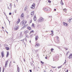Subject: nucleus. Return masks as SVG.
<instances>
[{"mask_svg":"<svg viewBox=\"0 0 72 72\" xmlns=\"http://www.w3.org/2000/svg\"><path fill=\"white\" fill-rule=\"evenodd\" d=\"M27 23V21H22V22L21 23V25H22L23 26H24Z\"/></svg>","mask_w":72,"mask_h":72,"instance_id":"f257e3e1","label":"nucleus"},{"mask_svg":"<svg viewBox=\"0 0 72 72\" xmlns=\"http://www.w3.org/2000/svg\"><path fill=\"white\" fill-rule=\"evenodd\" d=\"M44 21V19L42 17L40 18L38 20V21L39 22H43Z\"/></svg>","mask_w":72,"mask_h":72,"instance_id":"f03ea898","label":"nucleus"},{"mask_svg":"<svg viewBox=\"0 0 72 72\" xmlns=\"http://www.w3.org/2000/svg\"><path fill=\"white\" fill-rule=\"evenodd\" d=\"M19 26H15V28H14V30H15V31H17V30H18L19 29Z\"/></svg>","mask_w":72,"mask_h":72,"instance_id":"7ed1b4c3","label":"nucleus"},{"mask_svg":"<svg viewBox=\"0 0 72 72\" xmlns=\"http://www.w3.org/2000/svg\"><path fill=\"white\" fill-rule=\"evenodd\" d=\"M44 10L45 11H46L47 12L48 11H50V8H48V9H47L46 8H43Z\"/></svg>","mask_w":72,"mask_h":72,"instance_id":"20e7f679","label":"nucleus"},{"mask_svg":"<svg viewBox=\"0 0 72 72\" xmlns=\"http://www.w3.org/2000/svg\"><path fill=\"white\" fill-rule=\"evenodd\" d=\"M39 46L40 44H39V43H37L35 45V47H36V48H38V47Z\"/></svg>","mask_w":72,"mask_h":72,"instance_id":"39448f33","label":"nucleus"},{"mask_svg":"<svg viewBox=\"0 0 72 72\" xmlns=\"http://www.w3.org/2000/svg\"><path fill=\"white\" fill-rule=\"evenodd\" d=\"M35 4L33 3L31 8H32V9H34V8H35Z\"/></svg>","mask_w":72,"mask_h":72,"instance_id":"423d86ee","label":"nucleus"},{"mask_svg":"<svg viewBox=\"0 0 72 72\" xmlns=\"http://www.w3.org/2000/svg\"><path fill=\"white\" fill-rule=\"evenodd\" d=\"M8 63V60H7L6 61L5 63V68H6L7 67V64Z\"/></svg>","mask_w":72,"mask_h":72,"instance_id":"0eeeda50","label":"nucleus"},{"mask_svg":"<svg viewBox=\"0 0 72 72\" xmlns=\"http://www.w3.org/2000/svg\"><path fill=\"white\" fill-rule=\"evenodd\" d=\"M69 59H71L72 58V54H70L69 55Z\"/></svg>","mask_w":72,"mask_h":72,"instance_id":"6e6552de","label":"nucleus"},{"mask_svg":"<svg viewBox=\"0 0 72 72\" xmlns=\"http://www.w3.org/2000/svg\"><path fill=\"white\" fill-rule=\"evenodd\" d=\"M39 38V36H35V39L36 41H37V40H38Z\"/></svg>","mask_w":72,"mask_h":72,"instance_id":"1a4fd4ad","label":"nucleus"},{"mask_svg":"<svg viewBox=\"0 0 72 72\" xmlns=\"http://www.w3.org/2000/svg\"><path fill=\"white\" fill-rule=\"evenodd\" d=\"M24 17V14H23V13H22L21 15V18H22V19H23Z\"/></svg>","mask_w":72,"mask_h":72,"instance_id":"9d476101","label":"nucleus"},{"mask_svg":"<svg viewBox=\"0 0 72 72\" xmlns=\"http://www.w3.org/2000/svg\"><path fill=\"white\" fill-rule=\"evenodd\" d=\"M17 71H18V72H19V71H20V68L18 67V65H17Z\"/></svg>","mask_w":72,"mask_h":72,"instance_id":"9b49d317","label":"nucleus"},{"mask_svg":"<svg viewBox=\"0 0 72 72\" xmlns=\"http://www.w3.org/2000/svg\"><path fill=\"white\" fill-rule=\"evenodd\" d=\"M63 24L64 26H68V24H67V23H65L64 22H63Z\"/></svg>","mask_w":72,"mask_h":72,"instance_id":"f8f14e48","label":"nucleus"},{"mask_svg":"<svg viewBox=\"0 0 72 72\" xmlns=\"http://www.w3.org/2000/svg\"><path fill=\"white\" fill-rule=\"evenodd\" d=\"M34 11H33L31 12V15L32 16H33V15H34Z\"/></svg>","mask_w":72,"mask_h":72,"instance_id":"ddd939ff","label":"nucleus"},{"mask_svg":"<svg viewBox=\"0 0 72 72\" xmlns=\"http://www.w3.org/2000/svg\"><path fill=\"white\" fill-rule=\"evenodd\" d=\"M33 19L34 21H36V16H35V15H34L33 18Z\"/></svg>","mask_w":72,"mask_h":72,"instance_id":"4468645a","label":"nucleus"},{"mask_svg":"<svg viewBox=\"0 0 72 72\" xmlns=\"http://www.w3.org/2000/svg\"><path fill=\"white\" fill-rule=\"evenodd\" d=\"M27 28L29 30H31V28L29 26H28Z\"/></svg>","mask_w":72,"mask_h":72,"instance_id":"2eb2a0df","label":"nucleus"},{"mask_svg":"<svg viewBox=\"0 0 72 72\" xmlns=\"http://www.w3.org/2000/svg\"><path fill=\"white\" fill-rule=\"evenodd\" d=\"M59 41V37H57L56 41Z\"/></svg>","mask_w":72,"mask_h":72,"instance_id":"dca6fc26","label":"nucleus"},{"mask_svg":"<svg viewBox=\"0 0 72 72\" xmlns=\"http://www.w3.org/2000/svg\"><path fill=\"white\" fill-rule=\"evenodd\" d=\"M1 55L2 58H3V57H4V55L3 53V52L1 53Z\"/></svg>","mask_w":72,"mask_h":72,"instance_id":"f3484780","label":"nucleus"},{"mask_svg":"<svg viewBox=\"0 0 72 72\" xmlns=\"http://www.w3.org/2000/svg\"><path fill=\"white\" fill-rule=\"evenodd\" d=\"M19 22H20V19H18V21L17 22V24H18V23H19Z\"/></svg>","mask_w":72,"mask_h":72,"instance_id":"a211bd4d","label":"nucleus"},{"mask_svg":"<svg viewBox=\"0 0 72 72\" xmlns=\"http://www.w3.org/2000/svg\"><path fill=\"white\" fill-rule=\"evenodd\" d=\"M60 4L62 5H63L64 4L63 3V1H62V0H61V1Z\"/></svg>","mask_w":72,"mask_h":72,"instance_id":"6ab92c4d","label":"nucleus"},{"mask_svg":"<svg viewBox=\"0 0 72 72\" xmlns=\"http://www.w3.org/2000/svg\"><path fill=\"white\" fill-rule=\"evenodd\" d=\"M68 22H72V18L70 19H69L68 21Z\"/></svg>","mask_w":72,"mask_h":72,"instance_id":"aec40b11","label":"nucleus"},{"mask_svg":"<svg viewBox=\"0 0 72 72\" xmlns=\"http://www.w3.org/2000/svg\"><path fill=\"white\" fill-rule=\"evenodd\" d=\"M27 10V6H25L24 8V11H25V12H26V11Z\"/></svg>","mask_w":72,"mask_h":72,"instance_id":"412c9836","label":"nucleus"},{"mask_svg":"<svg viewBox=\"0 0 72 72\" xmlns=\"http://www.w3.org/2000/svg\"><path fill=\"white\" fill-rule=\"evenodd\" d=\"M5 49L6 50H9V47H6Z\"/></svg>","mask_w":72,"mask_h":72,"instance_id":"4be33fe9","label":"nucleus"},{"mask_svg":"<svg viewBox=\"0 0 72 72\" xmlns=\"http://www.w3.org/2000/svg\"><path fill=\"white\" fill-rule=\"evenodd\" d=\"M63 11L64 12H67V10L66 9H64L63 10Z\"/></svg>","mask_w":72,"mask_h":72,"instance_id":"5701e85b","label":"nucleus"},{"mask_svg":"<svg viewBox=\"0 0 72 72\" xmlns=\"http://www.w3.org/2000/svg\"><path fill=\"white\" fill-rule=\"evenodd\" d=\"M12 4L11 3L10 5V7L11 9H12Z\"/></svg>","mask_w":72,"mask_h":72,"instance_id":"b1692460","label":"nucleus"},{"mask_svg":"<svg viewBox=\"0 0 72 72\" xmlns=\"http://www.w3.org/2000/svg\"><path fill=\"white\" fill-rule=\"evenodd\" d=\"M9 52H7L6 57H8V55H9Z\"/></svg>","mask_w":72,"mask_h":72,"instance_id":"393cba45","label":"nucleus"},{"mask_svg":"<svg viewBox=\"0 0 72 72\" xmlns=\"http://www.w3.org/2000/svg\"><path fill=\"white\" fill-rule=\"evenodd\" d=\"M4 70H5V69L4 68V67H3L2 72H4Z\"/></svg>","mask_w":72,"mask_h":72,"instance_id":"a878e982","label":"nucleus"},{"mask_svg":"<svg viewBox=\"0 0 72 72\" xmlns=\"http://www.w3.org/2000/svg\"><path fill=\"white\" fill-rule=\"evenodd\" d=\"M32 36H33V34H32L30 35V37L31 38H32Z\"/></svg>","mask_w":72,"mask_h":72,"instance_id":"bb28decb","label":"nucleus"},{"mask_svg":"<svg viewBox=\"0 0 72 72\" xmlns=\"http://www.w3.org/2000/svg\"><path fill=\"white\" fill-rule=\"evenodd\" d=\"M34 25H35V24H34L33 23L32 25V26L33 27H34Z\"/></svg>","mask_w":72,"mask_h":72,"instance_id":"cd10ccee","label":"nucleus"},{"mask_svg":"<svg viewBox=\"0 0 72 72\" xmlns=\"http://www.w3.org/2000/svg\"><path fill=\"white\" fill-rule=\"evenodd\" d=\"M48 2V3H51V1L50 0H49Z\"/></svg>","mask_w":72,"mask_h":72,"instance_id":"c85d7f7f","label":"nucleus"},{"mask_svg":"<svg viewBox=\"0 0 72 72\" xmlns=\"http://www.w3.org/2000/svg\"><path fill=\"white\" fill-rule=\"evenodd\" d=\"M20 37L21 38H22V35H20Z\"/></svg>","mask_w":72,"mask_h":72,"instance_id":"c756f323","label":"nucleus"},{"mask_svg":"<svg viewBox=\"0 0 72 72\" xmlns=\"http://www.w3.org/2000/svg\"><path fill=\"white\" fill-rule=\"evenodd\" d=\"M24 26H23V27H22V29H24V28H25V26H25L24 25Z\"/></svg>","mask_w":72,"mask_h":72,"instance_id":"7c9ffc66","label":"nucleus"},{"mask_svg":"<svg viewBox=\"0 0 72 72\" xmlns=\"http://www.w3.org/2000/svg\"><path fill=\"white\" fill-rule=\"evenodd\" d=\"M54 50V49H51V51L52 52H53V50Z\"/></svg>","mask_w":72,"mask_h":72,"instance_id":"2f4dec72","label":"nucleus"},{"mask_svg":"<svg viewBox=\"0 0 72 72\" xmlns=\"http://www.w3.org/2000/svg\"><path fill=\"white\" fill-rule=\"evenodd\" d=\"M61 67H62V66H59L58 67V68H61Z\"/></svg>","mask_w":72,"mask_h":72,"instance_id":"473e14b6","label":"nucleus"},{"mask_svg":"<svg viewBox=\"0 0 72 72\" xmlns=\"http://www.w3.org/2000/svg\"><path fill=\"white\" fill-rule=\"evenodd\" d=\"M33 32V30H32V31H31L30 33H30H31V32Z\"/></svg>","mask_w":72,"mask_h":72,"instance_id":"72a5a7b5","label":"nucleus"},{"mask_svg":"<svg viewBox=\"0 0 72 72\" xmlns=\"http://www.w3.org/2000/svg\"><path fill=\"white\" fill-rule=\"evenodd\" d=\"M65 63H66V60H65V61L64 62V63L63 64H65Z\"/></svg>","mask_w":72,"mask_h":72,"instance_id":"f704fd0d","label":"nucleus"},{"mask_svg":"<svg viewBox=\"0 0 72 72\" xmlns=\"http://www.w3.org/2000/svg\"><path fill=\"white\" fill-rule=\"evenodd\" d=\"M41 63L42 64H44V62H42V61H41Z\"/></svg>","mask_w":72,"mask_h":72,"instance_id":"c9c22d12","label":"nucleus"},{"mask_svg":"<svg viewBox=\"0 0 72 72\" xmlns=\"http://www.w3.org/2000/svg\"><path fill=\"white\" fill-rule=\"evenodd\" d=\"M52 68H56V67H53V66H52Z\"/></svg>","mask_w":72,"mask_h":72,"instance_id":"e433bc0d","label":"nucleus"},{"mask_svg":"<svg viewBox=\"0 0 72 72\" xmlns=\"http://www.w3.org/2000/svg\"><path fill=\"white\" fill-rule=\"evenodd\" d=\"M22 35V32H21L20 33V35Z\"/></svg>","mask_w":72,"mask_h":72,"instance_id":"4c0bfd02","label":"nucleus"},{"mask_svg":"<svg viewBox=\"0 0 72 72\" xmlns=\"http://www.w3.org/2000/svg\"><path fill=\"white\" fill-rule=\"evenodd\" d=\"M57 48H58V49H60V47L59 46H58L57 47Z\"/></svg>","mask_w":72,"mask_h":72,"instance_id":"58836bf2","label":"nucleus"},{"mask_svg":"<svg viewBox=\"0 0 72 72\" xmlns=\"http://www.w3.org/2000/svg\"><path fill=\"white\" fill-rule=\"evenodd\" d=\"M53 33H52L51 34L52 36H53L54 35V34H53Z\"/></svg>","mask_w":72,"mask_h":72,"instance_id":"ea45409f","label":"nucleus"},{"mask_svg":"<svg viewBox=\"0 0 72 72\" xmlns=\"http://www.w3.org/2000/svg\"><path fill=\"white\" fill-rule=\"evenodd\" d=\"M8 9H9V10H10V9H11V8H9V7H8Z\"/></svg>","mask_w":72,"mask_h":72,"instance_id":"a19ab883","label":"nucleus"},{"mask_svg":"<svg viewBox=\"0 0 72 72\" xmlns=\"http://www.w3.org/2000/svg\"><path fill=\"white\" fill-rule=\"evenodd\" d=\"M15 13H17V10H15Z\"/></svg>","mask_w":72,"mask_h":72,"instance_id":"79ce46f5","label":"nucleus"},{"mask_svg":"<svg viewBox=\"0 0 72 72\" xmlns=\"http://www.w3.org/2000/svg\"><path fill=\"white\" fill-rule=\"evenodd\" d=\"M32 23V20H31L30 21V23Z\"/></svg>","mask_w":72,"mask_h":72,"instance_id":"37998d69","label":"nucleus"},{"mask_svg":"<svg viewBox=\"0 0 72 72\" xmlns=\"http://www.w3.org/2000/svg\"><path fill=\"white\" fill-rule=\"evenodd\" d=\"M11 14H12V13H10L9 14V15H10Z\"/></svg>","mask_w":72,"mask_h":72,"instance_id":"c03bdc74","label":"nucleus"},{"mask_svg":"<svg viewBox=\"0 0 72 72\" xmlns=\"http://www.w3.org/2000/svg\"><path fill=\"white\" fill-rule=\"evenodd\" d=\"M45 59H48V58L47 57H45Z\"/></svg>","mask_w":72,"mask_h":72,"instance_id":"a18cd8bd","label":"nucleus"},{"mask_svg":"<svg viewBox=\"0 0 72 72\" xmlns=\"http://www.w3.org/2000/svg\"><path fill=\"white\" fill-rule=\"evenodd\" d=\"M65 49H66V50H68V49H67V48H65Z\"/></svg>","mask_w":72,"mask_h":72,"instance_id":"49530a36","label":"nucleus"},{"mask_svg":"<svg viewBox=\"0 0 72 72\" xmlns=\"http://www.w3.org/2000/svg\"><path fill=\"white\" fill-rule=\"evenodd\" d=\"M30 72H32V70H30Z\"/></svg>","mask_w":72,"mask_h":72,"instance_id":"de8ad7c7","label":"nucleus"},{"mask_svg":"<svg viewBox=\"0 0 72 72\" xmlns=\"http://www.w3.org/2000/svg\"><path fill=\"white\" fill-rule=\"evenodd\" d=\"M24 62H26V60H25V59H24Z\"/></svg>","mask_w":72,"mask_h":72,"instance_id":"09e8293b","label":"nucleus"},{"mask_svg":"<svg viewBox=\"0 0 72 72\" xmlns=\"http://www.w3.org/2000/svg\"><path fill=\"white\" fill-rule=\"evenodd\" d=\"M1 68H0V72H1Z\"/></svg>","mask_w":72,"mask_h":72,"instance_id":"8fccbe9b","label":"nucleus"},{"mask_svg":"<svg viewBox=\"0 0 72 72\" xmlns=\"http://www.w3.org/2000/svg\"><path fill=\"white\" fill-rule=\"evenodd\" d=\"M1 2H2V0H0V3H1Z\"/></svg>","mask_w":72,"mask_h":72,"instance_id":"3c124183","label":"nucleus"},{"mask_svg":"<svg viewBox=\"0 0 72 72\" xmlns=\"http://www.w3.org/2000/svg\"><path fill=\"white\" fill-rule=\"evenodd\" d=\"M54 11H56V9H54Z\"/></svg>","mask_w":72,"mask_h":72,"instance_id":"603ef678","label":"nucleus"},{"mask_svg":"<svg viewBox=\"0 0 72 72\" xmlns=\"http://www.w3.org/2000/svg\"><path fill=\"white\" fill-rule=\"evenodd\" d=\"M68 52H67V54H66L67 55V54H68Z\"/></svg>","mask_w":72,"mask_h":72,"instance_id":"864d4df0","label":"nucleus"},{"mask_svg":"<svg viewBox=\"0 0 72 72\" xmlns=\"http://www.w3.org/2000/svg\"><path fill=\"white\" fill-rule=\"evenodd\" d=\"M32 64H33V63H32L31 64V65L32 66Z\"/></svg>","mask_w":72,"mask_h":72,"instance_id":"5fc2aeb1","label":"nucleus"},{"mask_svg":"<svg viewBox=\"0 0 72 72\" xmlns=\"http://www.w3.org/2000/svg\"><path fill=\"white\" fill-rule=\"evenodd\" d=\"M4 23L5 26H6V24L5 23V22H4Z\"/></svg>","mask_w":72,"mask_h":72,"instance_id":"6e6d98bb","label":"nucleus"},{"mask_svg":"<svg viewBox=\"0 0 72 72\" xmlns=\"http://www.w3.org/2000/svg\"><path fill=\"white\" fill-rule=\"evenodd\" d=\"M2 29H4V27H2Z\"/></svg>","mask_w":72,"mask_h":72,"instance_id":"4d7b16f0","label":"nucleus"},{"mask_svg":"<svg viewBox=\"0 0 72 72\" xmlns=\"http://www.w3.org/2000/svg\"><path fill=\"white\" fill-rule=\"evenodd\" d=\"M57 58H56V59H55V60H57Z\"/></svg>","mask_w":72,"mask_h":72,"instance_id":"13d9d810","label":"nucleus"},{"mask_svg":"<svg viewBox=\"0 0 72 72\" xmlns=\"http://www.w3.org/2000/svg\"><path fill=\"white\" fill-rule=\"evenodd\" d=\"M10 65H9V67H10Z\"/></svg>","mask_w":72,"mask_h":72,"instance_id":"bf43d9fd","label":"nucleus"},{"mask_svg":"<svg viewBox=\"0 0 72 72\" xmlns=\"http://www.w3.org/2000/svg\"><path fill=\"white\" fill-rule=\"evenodd\" d=\"M68 69L67 70V72H68Z\"/></svg>","mask_w":72,"mask_h":72,"instance_id":"052dcab7","label":"nucleus"},{"mask_svg":"<svg viewBox=\"0 0 72 72\" xmlns=\"http://www.w3.org/2000/svg\"><path fill=\"white\" fill-rule=\"evenodd\" d=\"M52 32V33L53 32V31H51V32Z\"/></svg>","mask_w":72,"mask_h":72,"instance_id":"680f3d73","label":"nucleus"},{"mask_svg":"<svg viewBox=\"0 0 72 72\" xmlns=\"http://www.w3.org/2000/svg\"><path fill=\"white\" fill-rule=\"evenodd\" d=\"M8 19V21H9V22H10V21H9V20L8 19Z\"/></svg>","mask_w":72,"mask_h":72,"instance_id":"e2e57ef3","label":"nucleus"},{"mask_svg":"<svg viewBox=\"0 0 72 72\" xmlns=\"http://www.w3.org/2000/svg\"><path fill=\"white\" fill-rule=\"evenodd\" d=\"M37 51H38V50H36V52H37Z\"/></svg>","mask_w":72,"mask_h":72,"instance_id":"0e129e2a","label":"nucleus"},{"mask_svg":"<svg viewBox=\"0 0 72 72\" xmlns=\"http://www.w3.org/2000/svg\"><path fill=\"white\" fill-rule=\"evenodd\" d=\"M24 39L22 41H23V42L24 41Z\"/></svg>","mask_w":72,"mask_h":72,"instance_id":"69168bd1","label":"nucleus"},{"mask_svg":"<svg viewBox=\"0 0 72 72\" xmlns=\"http://www.w3.org/2000/svg\"><path fill=\"white\" fill-rule=\"evenodd\" d=\"M55 60H54V58H53V61H54Z\"/></svg>","mask_w":72,"mask_h":72,"instance_id":"338daca9","label":"nucleus"},{"mask_svg":"<svg viewBox=\"0 0 72 72\" xmlns=\"http://www.w3.org/2000/svg\"><path fill=\"white\" fill-rule=\"evenodd\" d=\"M30 42H31V41H30Z\"/></svg>","mask_w":72,"mask_h":72,"instance_id":"774afa93","label":"nucleus"}]
</instances>
